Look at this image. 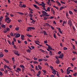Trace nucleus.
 Instances as JSON below:
<instances>
[{
	"label": "nucleus",
	"mask_w": 77,
	"mask_h": 77,
	"mask_svg": "<svg viewBox=\"0 0 77 77\" xmlns=\"http://www.w3.org/2000/svg\"><path fill=\"white\" fill-rule=\"evenodd\" d=\"M63 8H64L63 7H61V8H60V10H62V9H63Z\"/></svg>",
	"instance_id": "obj_55"
},
{
	"label": "nucleus",
	"mask_w": 77,
	"mask_h": 77,
	"mask_svg": "<svg viewBox=\"0 0 77 77\" xmlns=\"http://www.w3.org/2000/svg\"><path fill=\"white\" fill-rule=\"evenodd\" d=\"M17 13L20 14H21V15H24V14H23V13H21V12H17Z\"/></svg>",
	"instance_id": "obj_27"
},
{
	"label": "nucleus",
	"mask_w": 77,
	"mask_h": 77,
	"mask_svg": "<svg viewBox=\"0 0 77 77\" xmlns=\"http://www.w3.org/2000/svg\"><path fill=\"white\" fill-rule=\"evenodd\" d=\"M9 29H10L9 28H6V29H4L3 32L4 33H6L8 31H9Z\"/></svg>",
	"instance_id": "obj_1"
},
{
	"label": "nucleus",
	"mask_w": 77,
	"mask_h": 77,
	"mask_svg": "<svg viewBox=\"0 0 77 77\" xmlns=\"http://www.w3.org/2000/svg\"><path fill=\"white\" fill-rule=\"evenodd\" d=\"M25 37V36L24 35H21V39H22V40H23L24 38Z\"/></svg>",
	"instance_id": "obj_11"
},
{
	"label": "nucleus",
	"mask_w": 77,
	"mask_h": 77,
	"mask_svg": "<svg viewBox=\"0 0 77 77\" xmlns=\"http://www.w3.org/2000/svg\"><path fill=\"white\" fill-rule=\"evenodd\" d=\"M72 45V47H73V49L74 50H75V45Z\"/></svg>",
	"instance_id": "obj_45"
},
{
	"label": "nucleus",
	"mask_w": 77,
	"mask_h": 77,
	"mask_svg": "<svg viewBox=\"0 0 77 77\" xmlns=\"http://www.w3.org/2000/svg\"><path fill=\"white\" fill-rule=\"evenodd\" d=\"M75 57H74L72 59V60L74 61L75 60Z\"/></svg>",
	"instance_id": "obj_46"
},
{
	"label": "nucleus",
	"mask_w": 77,
	"mask_h": 77,
	"mask_svg": "<svg viewBox=\"0 0 77 77\" xmlns=\"http://www.w3.org/2000/svg\"><path fill=\"white\" fill-rule=\"evenodd\" d=\"M14 45V49H17V47L16 46V45Z\"/></svg>",
	"instance_id": "obj_34"
},
{
	"label": "nucleus",
	"mask_w": 77,
	"mask_h": 77,
	"mask_svg": "<svg viewBox=\"0 0 77 77\" xmlns=\"http://www.w3.org/2000/svg\"><path fill=\"white\" fill-rule=\"evenodd\" d=\"M51 29H52V30L54 29V27L53 26H51Z\"/></svg>",
	"instance_id": "obj_53"
},
{
	"label": "nucleus",
	"mask_w": 77,
	"mask_h": 77,
	"mask_svg": "<svg viewBox=\"0 0 77 77\" xmlns=\"http://www.w3.org/2000/svg\"><path fill=\"white\" fill-rule=\"evenodd\" d=\"M1 27L3 28L4 29L5 28V25L2 24L1 25Z\"/></svg>",
	"instance_id": "obj_10"
},
{
	"label": "nucleus",
	"mask_w": 77,
	"mask_h": 77,
	"mask_svg": "<svg viewBox=\"0 0 77 77\" xmlns=\"http://www.w3.org/2000/svg\"><path fill=\"white\" fill-rule=\"evenodd\" d=\"M7 42H8V43H9V44L10 45H11V42L9 40H7Z\"/></svg>",
	"instance_id": "obj_40"
},
{
	"label": "nucleus",
	"mask_w": 77,
	"mask_h": 77,
	"mask_svg": "<svg viewBox=\"0 0 77 77\" xmlns=\"http://www.w3.org/2000/svg\"><path fill=\"white\" fill-rule=\"evenodd\" d=\"M49 19V18L48 17H44V20H47V19Z\"/></svg>",
	"instance_id": "obj_24"
},
{
	"label": "nucleus",
	"mask_w": 77,
	"mask_h": 77,
	"mask_svg": "<svg viewBox=\"0 0 77 77\" xmlns=\"http://www.w3.org/2000/svg\"><path fill=\"white\" fill-rule=\"evenodd\" d=\"M38 61L39 62H42V61H43L41 59H38Z\"/></svg>",
	"instance_id": "obj_48"
},
{
	"label": "nucleus",
	"mask_w": 77,
	"mask_h": 77,
	"mask_svg": "<svg viewBox=\"0 0 77 77\" xmlns=\"http://www.w3.org/2000/svg\"><path fill=\"white\" fill-rule=\"evenodd\" d=\"M32 28L33 27H28V29L31 30L32 29Z\"/></svg>",
	"instance_id": "obj_47"
},
{
	"label": "nucleus",
	"mask_w": 77,
	"mask_h": 77,
	"mask_svg": "<svg viewBox=\"0 0 77 77\" xmlns=\"http://www.w3.org/2000/svg\"><path fill=\"white\" fill-rule=\"evenodd\" d=\"M33 63L34 64H38V62H37V61H33Z\"/></svg>",
	"instance_id": "obj_39"
},
{
	"label": "nucleus",
	"mask_w": 77,
	"mask_h": 77,
	"mask_svg": "<svg viewBox=\"0 0 77 77\" xmlns=\"http://www.w3.org/2000/svg\"><path fill=\"white\" fill-rule=\"evenodd\" d=\"M3 18V17L2 16L1 17H0V22H1L2 20V19Z\"/></svg>",
	"instance_id": "obj_36"
},
{
	"label": "nucleus",
	"mask_w": 77,
	"mask_h": 77,
	"mask_svg": "<svg viewBox=\"0 0 77 77\" xmlns=\"http://www.w3.org/2000/svg\"><path fill=\"white\" fill-rule=\"evenodd\" d=\"M64 57V55L63 54H61L60 55V56H58V57L59 58L62 59V58Z\"/></svg>",
	"instance_id": "obj_5"
},
{
	"label": "nucleus",
	"mask_w": 77,
	"mask_h": 77,
	"mask_svg": "<svg viewBox=\"0 0 77 77\" xmlns=\"http://www.w3.org/2000/svg\"><path fill=\"white\" fill-rule=\"evenodd\" d=\"M14 54H16L17 56H20V54H18V53L14 52Z\"/></svg>",
	"instance_id": "obj_16"
},
{
	"label": "nucleus",
	"mask_w": 77,
	"mask_h": 77,
	"mask_svg": "<svg viewBox=\"0 0 77 77\" xmlns=\"http://www.w3.org/2000/svg\"><path fill=\"white\" fill-rule=\"evenodd\" d=\"M39 50H40L41 51V52H45V51H44V50L41 49H39Z\"/></svg>",
	"instance_id": "obj_29"
},
{
	"label": "nucleus",
	"mask_w": 77,
	"mask_h": 77,
	"mask_svg": "<svg viewBox=\"0 0 77 77\" xmlns=\"http://www.w3.org/2000/svg\"><path fill=\"white\" fill-rule=\"evenodd\" d=\"M73 11L75 12H76L77 11V10L76 9H73Z\"/></svg>",
	"instance_id": "obj_62"
},
{
	"label": "nucleus",
	"mask_w": 77,
	"mask_h": 77,
	"mask_svg": "<svg viewBox=\"0 0 77 77\" xmlns=\"http://www.w3.org/2000/svg\"><path fill=\"white\" fill-rule=\"evenodd\" d=\"M33 6H34V7H35V8L38 9H39V8L37 6V5H36L33 4Z\"/></svg>",
	"instance_id": "obj_8"
},
{
	"label": "nucleus",
	"mask_w": 77,
	"mask_h": 77,
	"mask_svg": "<svg viewBox=\"0 0 77 77\" xmlns=\"http://www.w3.org/2000/svg\"><path fill=\"white\" fill-rule=\"evenodd\" d=\"M72 53H73V54H75L77 53V52L76 51H72Z\"/></svg>",
	"instance_id": "obj_60"
},
{
	"label": "nucleus",
	"mask_w": 77,
	"mask_h": 77,
	"mask_svg": "<svg viewBox=\"0 0 77 77\" xmlns=\"http://www.w3.org/2000/svg\"><path fill=\"white\" fill-rule=\"evenodd\" d=\"M42 9L45 11H46V12H47V10L45 8H42Z\"/></svg>",
	"instance_id": "obj_50"
},
{
	"label": "nucleus",
	"mask_w": 77,
	"mask_h": 77,
	"mask_svg": "<svg viewBox=\"0 0 77 77\" xmlns=\"http://www.w3.org/2000/svg\"><path fill=\"white\" fill-rule=\"evenodd\" d=\"M4 51H5V52L6 53H8V51L7 50L5 49L4 50Z\"/></svg>",
	"instance_id": "obj_52"
},
{
	"label": "nucleus",
	"mask_w": 77,
	"mask_h": 77,
	"mask_svg": "<svg viewBox=\"0 0 77 77\" xmlns=\"http://www.w3.org/2000/svg\"><path fill=\"white\" fill-rule=\"evenodd\" d=\"M45 15V17H49L50 15H48V14H46V15Z\"/></svg>",
	"instance_id": "obj_61"
},
{
	"label": "nucleus",
	"mask_w": 77,
	"mask_h": 77,
	"mask_svg": "<svg viewBox=\"0 0 77 77\" xmlns=\"http://www.w3.org/2000/svg\"><path fill=\"white\" fill-rule=\"evenodd\" d=\"M11 45H14V41H12V42H11Z\"/></svg>",
	"instance_id": "obj_38"
},
{
	"label": "nucleus",
	"mask_w": 77,
	"mask_h": 77,
	"mask_svg": "<svg viewBox=\"0 0 77 77\" xmlns=\"http://www.w3.org/2000/svg\"><path fill=\"white\" fill-rule=\"evenodd\" d=\"M10 34L11 36H13V33H12V32H11V33H10Z\"/></svg>",
	"instance_id": "obj_57"
},
{
	"label": "nucleus",
	"mask_w": 77,
	"mask_h": 77,
	"mask_svg": "<svg viewBox=\"0 0 77 77\" xmlns=\"http://www.w3.org/2000/svg\"><path fill=\"white\" fill-rule=\"evenodd\" d=\"M5 73L6 74H7L8 73V70H6V69L5 70Z\"/></svg>",
	"instance_id": "obj_63"
},
{
	"label": "nucleus",
	"mask_w": 77,
	"mask_h": 77,
	"mask_svg": "<svg viewBox=\"0 0 77 77\" xmlns=\"http://www.w3.org/2000/svg\"><path fill=\"white\" fill-rule=\"evenodd\" d=\"M51 11L52 12V14L54 15L55 12H54V11Z\"/></svg>",
	"instance_id": "obj_43"
},
{
	"label": "nucleus",
	"mask_w": 77,
	"mask_h": 77,
	"mask_svg": "<svg viewBox=\"0 0 77 77\" xmlns=\"http://www.w3.org/2000/svg\"><path fill=\"white\" fill-rule=\"evenodd\" d=\"M35 43L37 45H39V43H38L36 41H35Z\"/></svg>",
	"instance_id": "obj_51"
},
{
	"label": "nucleus",
	"mask_w": 77,
	"mask_h": 77,
	"mask_svg": "<svg viewBox=\"0 0 77 77\" xmlns=\"http://www.w3.org/2000/svg\"><path fill=\"white\" fill-rule=\"evenodd\" d=\"M26 51H27V52L28 53H30L31 51L29 49H28L26 50Z\"/></svg>",
	"instance_id": "obj_21"
},
{
	"label": "nucleus",
	"mask_w": 77,
	"mask_h": 77,
	"mask_svg": "<svg viewBox=\"0 0 77 77\" xmlns=\"http://www.w3.org/2000/svg\"><path fill=\"white\" fill-rule=\"evenodd\" d=\"M12 52H14V53L15 52H16V53H19L18 51L16 50L12 51Z\"/></svg>",
	"instance_id": "obj_22"
},
{
	"label": "nucleus",
	"mask_w": 77,
	"mask_h": 77,
	"mask_svg": "<svg viewBox=\"0 0 77 77\" xmlns=\"http://www.w3.org/2000/svg\"><path fill=\"white\" fill-rule=\"evenodd\" d=\"M29 17L30 18H32V14H30L29 13Z\"/></svg>",
	"instance_id": "obj_30"
},
{
	"label": "nucleus",
	"mask_w": 77,
	"mask_h": 77,
	"mask_svg": "<svg viewBox=\"0 0 77 77\" xmlns=\"http://www.w3.org/2000/svg\"><path fill=\"white\" fill-rule=\"evenodd\" d=\"M34 1H35V3H36L37 4H40V3H39V2L36 1L35 0Z\"/></svg>",
	"instance_id": "obj_54"
},
{
	"label": "nucleus",
	"mask_w": 77,
	"mask_h": 77,
	"mask_svg": "<svg viewBox=\"0 0 77 77\" xmlns=\"http://www.w3.org/2000/svg\"><path fill=\"white\" fill-rule=\"evenodd\" d=\"M26 35L29 37H32V35L28 34H26Z\"/></svg>",
	"instance_id": "obj_15"
},
{
	"label": "nucleus",
	"mask_w": 77,
	"mask_h": 77,
	"mask_svg": "<svg viewBox=\"0 0 77 77\" xmlns=\"http://www.w3.org/2000/svg\"><path fill=\"white\" fill-rule=\"evenodd\" d=\"M4 56V54H0V58H2Z\"/></svg>",
	"instance_id": "obj_26"
},
{
	"label": "nucleus",
	"mask_w": 77,
	"mask_h": 77,
	"mask_svg": "<svg viewBox=\"0 0 77 77\" xmlns=\"http://www.w3.org/2000/svg\"><path fill=\"white\" fill-rule=\"evenodd\" d=\"M42 31H43L44 35H47V33H46V32L45 31H43V30H42Z\"/></svg>",
	"instance_id": "obj_23"
},
{
	"label": "nucleus",
	"mask_w": 77,
	"mask_h": 77,
	"mask_svg": "<svg viewBox=\"0 0 77 77\" xmlns=\"http://www.w3.org/2000/svg\"><path fill=\"white\" fill-rule=\"evenodd\" d=\"M69 12L70 14H73V13H72V12L71 11H69Z\"/></svg>",
	"instance_id": "obj_28"
},
{
	"label": "nucleus",
	"mask_w": 77,
	"mask_h": 77,
	"mask_svg": "<svg viewBox=\"0 0 77 77\" xmlns=\"http://www.w3.org/2000/svg\"><path fill=\"white\" fill-rule=\"evenodd\" d=\"M4 66V68L6 69L7 67H9L8 66H7L6 65H5Z\"/></svg>",
	"instance_id": "obj_49"
},
{
	"label": "nucleus",
	"mask_w": 77,
	"mask_h": 77,
	"mask_svg": "<svg viewBox=\"0 0 77 77\" xmlns=\"http://www.w3.org/2000/svg\"><path fill=\"white\" fill-rule=\"evenodd\" d=\"M17 70L21 72V69L19 68H17Z\"/></svg>",
	"instance_id": "obj_19"
},
{
	"label": "nucleus",
	"mask_w": 77,
	"mask_h": 77,
	"mask_svg": "<svg viewBox=\"0 0 77 77\" xmlns=\"http://www.w3.org/2000/svg\"><path fill=\"white\" fill-rule=\"evenodd\" d=\"M12 61H13V62H14L15 60H14V58L12 57Z\"/></svg>",
	"instance_id": "obj_41"
},
{
	"label": "nucleus",
	"mask_w": 77,
	"mask_h": 77,
	"mask_svg": "<svg viewBox=\"0 0 77 77\" xmlns=\"http://www.w3.org/2000/svg\"><path fill=\"white\" fill-rule=\"evenodd\" d=\"M20 36V34L19 33L17 34V35L15 36V38H18Z\"/></svg>",
	"instance_id": "obj_6"
},
{
	"label": "nucleus",
	"mask_w": 77,
	"mask_h": 77,
	"mask_svg": "<svg viewBox=\"0 0 77 77\" xmlns=\"http://www.w3.org/2000/svg\"><path fill=\"white\" fill-rule=\"evenodd\" d=\"M33 60H37V58L35 57L33 58Z\"/></svg>",
	"instance_id": "obj_58"
},
{
	"label": "nucleus",
	"mask_w": 77,
	"mask_h": 77,
	"mask_svg": "<svg viewBox=\"0 0 77 77\" xmlns=\"http://www.w3.org/2000/svg\"><path fill=\"white\" fill-rule=\"evenodd\" d=\"M42 13H43L42 14V15H46L47 14V13H46V12L45 11H42Z\"/></svg>",
	"instance_id": "obj_7"
},
{
	"label": "nucleus",
	"mask_w": 77,
	"mask_h": 77,
	"mask_svg": "<svg viewBox=\"0 0 77 77\" xmlns=\"http://www.w3.org/2000/svg\"><path fill=\"white\" fill-rule=\"evenodd\" d=\"M56 63L57 64H60L59 60H56Z\"/></svg>",
	"instance_id": "obj_13"
},
{
	"label": "nucleus",
	"mask_w": 77,
	"mask_h": 77,
	"mask_svg": "<svg viewBox=\"0 0 77 77\" xmlns=\"http://www.w3.org/2000/svg\"><path fill=\"white\" fill-rule=\"evenodd\" d=\"M45 24L46 26H47L48 27H50L51 26V25L48 23H45Z\"/></svg>",
	"instance_id": "obj_18"
},
{
	"label": "nucleus",
	"mask_w": 77,
	"mask_h": 77,
	"mask_svg": "<svg viewBox=\"0 0 77 77\" xmlns=\"http://www.w3.org/2000/svg\"><path fill=\"white\" fill-rule=\"evenodd\" d=\"M71 67H68L67 69V70H66V71H67V72L66 73L67 74L69 75V74L70 73V71H69V69H71Z\"/></svg>",
	"instance_id": "obj_3"
},
{
	"label": "nucleus",
	"mask_w": 77,
	"mask_h": 77,
	"mask_svg": "<svg viewBox=\"0 0 77 77\" xmlns=\"http://www.w3.org/2000/svg\"><path fill=\"white\" fill-rule=\"evenodd\" d=\"M57 54H61V52L60 51H59L58 52Z\"/></svg>",
	"instance_id": "obj_64"
},
{
	"label": "nucleus",
	"mask_w": 77,
	"mask_h": 77,
	"mask_svg": "<svg viewBox=\"0 0 77 77\" xmlns=\"http://www.w3.org/2000/svg\"><path fill=\"white\" fill-rule=\"evenodd\" d=\"M49 54H50V56L52 55V52L51 51H50V53H49Z\"/></svg>",
	"instance_id": "obj_42"
},
{
	"label": "nucleus",
	"mask_w": 77,
	"mask_h": 77,
	"mask_svg": "<svg viewBox=\"0 0 77 77\" xmlns=\"http://www.w3.org/2000/svg\"><path fill=\"white\" fill-rule=\"evenodd\" d=\"M5 22H6V21L7 20H9L10 19L9 17H8V16L6 15H5Z\"/></svg>",
	"instance_id": "obj_4"
},
{
	"label": "nucleus",
	"mask_w": 77,
	"mask_h": 77,
	"mask_svg": "<svg viewBox=\"0 0 77 77\" xmlns=\"http://www.w3.org/2000/svg\"><path fill=\"white\" fill-rule=\"evenodd\" d=\"M21 7L25 8V7H26V5H25L23 4V5H22V7Z\"/></svg>",
	"instance_id": "obj_35"
},
{
	"label": "nucleus",
	"mask_w": 77,
	"mask_h": 77,
	"mask_svg": "<svg viewBox=\"0 0 77 77\" xmlns=\"http://www.w3.org/2000/svg\"><path fill=\"white\" fill-rule=\"evenodd\" d=\"M52 73H53L54 74V75L56 74V72H54V71L52 72Z\"/></svg>",
	"instance_id": "obj_44"
},
{
	"label": "nucleus",
	"mask_w": 77,
	"mask_h": 77,
	"mask_svg": "<svg viewBox=\"0 0 77 77\" xmlns=\"http://www.w3.org/2000/svg\"><path fill=\"white\" fill-rule=\"evenodd\" d=\"M38 69H42V68L41 67V66H40V65H38Z\"/></svg>",
	"instance_id": "obj_31"
},
{
	"label": "nucleus",
	"mask_w": 77,
	"mask_h": 77,
	"mask_svg": "<svg viewBox=\"0 0 77 77\" xmlns=\"http://www.w3.org/2000/svg\"><path fill=\"white\" fill-rule=\"evenodd\" d=\"M4 60L5 61V62H6L8 63H9V61L8 60H6L5 59H4Z\"/></svg>",
	"instance_id": "obj_12"
},
{
	"label": "nucleus",
	"mask_w": 77,
	"mask_h": 77,
	"mask_svg": "<svg viewBox=\"0 0 77 77\" xmlns=\"http://www.w3.org/2000/svg\"><path fill=\"white\" fill-rule=\"evenodd\" d=\"M57 3L58 6H61V4H60V3L59 2H57Z\"/></svg>",
	"instance_id": "obj_17"
},
{
	"label": "nucleus",
	"mask_w": 77,
	"mask_h": 77,
	"mask_svg": "<svg viewBox=\"0 0 77 77\" xmlns=\"http://www.w3.org/2000/svg\"><path fill=\"white\" fill-rule=\"evenodd\" d=\"M11 22V20H9L6 21V22H7V23H10Z\"/></svg>",
	"instance_id": "obj_20"
},
{
	"label": "nucleus",
	"mask_w": 77,
	"mask_h": 77,
	"mask_svg": "<svg viewBox=\"0 0 77 77\" xmlns=\"http://www.w3.org/2000/svg\"><path fill=\"white\" fill-rule=\"evenodd\" d=\"M60 2H61V4H65V3L64 2H63V1H60Z\"/></svg>",
	"instance_id": "obj_37"
},
{
	"label": "nucleus",
	"mask_w": 77,
	"mask_h": 77,
	"mask_svg": "<svg viewBox=\"0 0 77 77\" xmlns=\"http://www.w3.org/2000/svg\"><path fill=\"white\" fill-rule=\"evenodd\" d=\"M63 49L65 50H67V48L66 47H64Z\"/></svg>",
	"instance_id": "obj_59"
},
{
	"label": "nucleus",
	"mask_w": 77,
	"mask_h": 77,
	"mask_svg": "<svg viewBox=\"0 0 77 77\" xmlns=\"http://www.w3.org/2000/svg\"><path fill=\"white\" fill-rule=\"evenodd\" d=\"M20 67H21L22 69H24V66L23 65H20Z\"/></svg>",
	"instance_id": "obj_14"
},
{
	"label": "nucleus",
	"mask_w": 77,
	"mask_h": 77,
	"mask_svg": "<svg viewBox=\"0 0 77 77\" xmlns=\"http://www.w3.org/2000/svg\"><path fill=\"white\" fill-rule=\"evenodd\" d=\"M19 28H16L15 29V30H16V31H18L19 30Z\"/></svg>",
	"instance_id": "obj_56"
},
{
	"label": "nucleus",
	"mask_w": 77,
	"mask_h": 77,
	"mask_svg": "<svg viewBox=\"0 0 77 77\" xmlns=\"http://www.w3.org/2000/svg\"><path fill=\"white\" fill-rule=\"evenodd\" d=\"M68 24L69 25L70 27H71L72 25V23L71 20H68Z\"/></svg>",
	"instance_id": "obj_2"
},
{
	"label": "nucleus",
	"mask_w": 77,
	"mask_h": 77,
	"mask_svg": "<svg viewBox=\"0 0 77 77\" xmlns=\"http://www.w3.org/2000/svg\"><path fill=\"white\" fill-rule=\"evenodd\" d=\"M73 75L75 76H76L77 75V72H75L74 74H73Z\"/></svg>",
	"instance_id": "obj_25"
},
{
	"label": "nucleus",
	"mask_w": 77,
	"mask_h": 77,
	"mask_svg": "<svg viewBox=\"0 0 77 77\" xmlns=\"http://www.w3.org/2000/svg\"><path fill=\"white\" fill-rule=\"evenodd\" d=\"M54 37L56 39V35H55V33H54Z\"/></svg>",
	"instance_id": "obj_33"
},
{
	"label": "nucleus",
	"mask_w": 77,
	"mask_h": 77,
	"mask_svg": "<svg viewBox=\"0 0 77 77\" xmlns=\"http://www.w3.org/2000/svg\"><path fill=\"white\" fill-rule=\"evenodd\" d=\"M53 7H54V8H56L57 9V10H58V7H56V6H55V5L53 6Z\"/></svg>",
	"instance_id": "obj_32"
},
{
	"label": "nucleus",
	"mask_w": 77,
	"mask_h": 77,
	"mask_svg": "<svg viewBox=\"0 0 77 77\" xmlns=\"http://www.w3.org/2000/svg\"><path fill=\"white\" fill-rule=\"evenodd\" d=\"M42 7H43V8H45V3H44L43 2H42Z\"/></svg>",
	"instance_id": "obj_9"
}]
</instances>
